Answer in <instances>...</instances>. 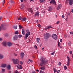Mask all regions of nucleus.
I'll use <instances>...</instances> for the list:
<instances>
[{"label": "nucleus", "instance_id": "nucleus-1", "mask_svg": "<svg viewBox=\"0 0 73 73\" xmlns=\"http://www.w3.org/2000/svg\"><path fill=\"white\" fill-rule=\"evenodd\" d=\"M26 33L24 37V38L25 40H26L27 38L29 37V36L30 35V31H29V30L27 29L26 30Z\"/></svg>", "mask_w": 73, "mask_h": 73}, {"label": "nucleus", "instance_id": "nucleus-2", "mask_svg": "<svg viewBox=\"0 0 73 73\" xmlns=\"http://www.w3.org/2000/svg\"><path fill=\"white\" fill-rule=\"evenodd\" d=\"M40 60L42 61V62L40 63V66H44V65H45L46 64H47L48 61L43 60V58L40 59Z\"/></svg>", "mask_w": 73, "mask_h": 73}, {"label": "nucleus", "instance_id": "nucleus-3", "mask_svg": "<svg viewBox=\"0 0 73 73\" xmlns=\"http://www.w3.org/2000/svg\"><path fill=\"white\" fill-rule=\"evenodd\" d=\"M12 61L13 62V63L14 64H18L19 62V60L13 59H12Z\"/></svg>", "mask_w": 73, "mask_h": 73}, {"label": "nucleus", "instance_id": "nucleus-4", "mask_svg": "<svg viewBox=\"0 0 73 73\" xmlns=\"http://www.w3.org/2000/svg\"><path fill=\"white\" fill-rule=\"evenodd\" d=\"M52 37L54 40H57V36L55 34L52 35Z\"/></svg>", "mask_w": 73, "mask_h": 73}, {"label": "nucleus", "instance_id": "nucleus-5", "mask_svg": "<svg viewBox=\"0 0 73 73\" xmlns=\"http://www.w3.org/2000/svg\"><path fill=\"white\" fill-rule=\"evenodd\" d=\"M20 56L21 57V60H23L24 56V52L21 53Z\"/></svg>", "mask_w": 73, "mask_h": 73}, {"label": "nucleus", "instance_id": "nucleus-6", "mask_svg": "<svg viewBox=\"0 0 73 73\" xmlns=\"http://www.w3.org/2000/svg\"><path fill=\"white\" fill-rule=\"evenodd\" d=\"M50 4H54V5H56V1L54 0H52L50 1Z\"/></svg>", "mask_w": 73, "mask_h": 73}, {"label": "nucleus", "instance_id": "nucleus-7", "mask_svg": "<svg viewBox=\"0 0 73 73\" xmlns=\"http://www.w3.org/2000/svg\"><path fill=\"white\" fill-rule=\"evenodd\" d=\"M45 36H46V39L47 38H48L49 37H50V35L49 34H47L46 33L45 34Z\"/></svg>", "mask_w": 73, "mask_h": 73}, {"label": "nucleus", "instance_id": "nucleus-8", "mask_svg": "<svg viewBox=\"0 0 73 73\" xmlns=\"http://www.w3.org/2000/svg\"><path fill=\"white\" fill-rule=\"evenodd\" d=\"M36 16H37L38 17L39 16V12L38 11H37L36 12L34 15L35 17H36Z\"/></svg>", "mask_w": 73, "mask_h": 73}, {"label": "nucleus", "instance_id": "nucleus-9", "mask_svg": "<svg viewBox=\"0 0 73 73\" xmlns=\"http://www.w3.org/2000/svg\"><path fill=\"white\" fill-rule=\"evenodd\" d=\"M18 35H16L15 36H14L13 38V39L14 40H16L18 38Z\"/></svg>", "mask_w": 73, "mask_h": 73}, {"label": "nucleus", "instance_id": "nucleus-10", "mask_svg": "<svg viewBox=\"0 0 73 73\" xmlns=\"http://www.w3.org/2000/svg\"><path fill=\"white\" fill-rule=\"evenodd\" d=\"M73 0H69L68 3L70 5H72L73 4Z\"/></svg>", "mask_w": 73, "mask_h": 73}, {"label": "nucleus", "instance_id": "nucleus-11", "mask_svg": "<svg viewBox=\"0 0 73 73\" xmlns=\"http://www.w3.org/2000/svg\"><path fill=\"white\" fill-rule=\"evenodd\" d=\"M61 8V5L59 4L58 6L57 9V10H59Z\"/></svg>", "mask_w": 73, "mask_h": 73}, {"label": "nucleus", "instance_id": "nucleus-12", "mask_svg": "<svg viewBox=\"0 0 73 73\" xmlns=\"http://www.w3.org/2000/svg\"><path fill=\"white\" fill-rule=\"evenodd\" d=\"M70 59H69L67 60L66 65L67 66H69L70 65Z\"/></svg>", "mask_w": 73, "mask_h": 73}, {"label": "nucleus", "instance_id": "nucleus-13", "mask_svg": "<svg viewBox=\"0 0 73 73\" xmlns=\"http://www.w3.org/2000/svg\"><path fill=\"white\" fill-rule=\"evenodd\" d=\"M7 45L8 46H12V44L10 42H7Z\"/></svg>", "mask_w": 73, "mask_h": 73}, {"label": "nucleus", "instance_id": "nucleus-14", "mask_svg": "<svg viewBox=\"0 0 73 73\" xmlns=\"http://www.w3.org/2000/svg\"><path fill=\"white\" fill-rule=\"evenodd\" d=\"M6 68L8 70H10V69H11V65L9 64L8 65V66H7Z\"/></svg>", "mask_w": 73, "mask_h": 73}, {"label": "nucleus", "instance_id": "nucleus-15", "mask_svg": "<svg viewBox=\"0 0 73 73\" xmlns=\"http://www.w3.org/2000/svg\"><path fill=\"white\" fill-rule=\"evenodd\" d=\"M22 32L23 35H25V29H23L22 30Z\"/></svg>", "mask_w": 73, "mask_h": 73}, {"label": "nucleus", "instance_id": "nucleus-16", "mask_svg": "<svg viewBox=\"0 0 73 73\" xmlns=\"http://www.w3.org/2000/svg\"><path fill=\"white\" fill-rule=\"evenodd\" d=\"M3 45L6 46H7V42H3L2 43Z\"/></svg>", "mask_w": 73, "mask_h": 73}, {"label": "nucleus", "instance_id": "nucleus-17", "mask_svg": "<svg viewBox=\"0 0 73 73\" xmlns=\"http://www.w3.org/2000/svg\"><path fill=\"white\" fill-rule=\"evenodd\" d=\"M52 10V7H50L48 8V11H50L51 12Z\"/></svg>", "mask_w": 73, "mask_h": 73}, {"label": "nucleus", "instance_id": "nucleus-18", "mask_svg": "<svg viewBox=\"0 0 73 73\" xmlns=\"http://www.w3.org/2000/svg\"><path fill=\"white\" fill-rule=\"evenodd\" d=\"M7 65L6 64H3L1 66L2 68H5Z\"/></svg>", "mask_w": 73, "mask_h": 73}, {"label": "nucleus", "instance_id": "nucleus-19", "mask_svg": "<svg viewBox=\"0 0 73 73\" xmlns=\"http://www.w3.org/2000/svg\"><path fill=\"white\" fill-rule=\"evenodd\" d=\"M4 58V56L3 55L0 54V59H2V58Z\"/></svg>", "mask_w": 73, "mask_h": 73}, {"label": "nucleus", "instance_id": "nucleus-20", "mask_svg": "<svg viewBox=\"0 0 73 73\" xmlns=\"http://www.w3.org/2000/svg\"><path fill=\"white\" fill-rule=\"evenodd\" d=\"M45 66H42L40 68V69L41 70H45Z\"/></svg>", "mask_w": 73, "mask_h": 73}, {"label": "nucleus", "instance_id": "nucleus-21", "mask_svg": "<svg viewBox=\"0 0 73 73\" xmlns=\"http://www.w3.org/2000/svg\"><path fill=\"white\" fill-rule=\"evenodd\" d=\"M19 69H23V67H22L21 65L19 64Z\"/></svg>", "mask_w": 73, "mask_h": 73}, {"label": "nucleus", "instance_id": "nucleus-22", "mask_svg": "<svg viewBox=\"0 0 73 73\" xmlns=\"http://www.w3.org/2000/svg\"><path fill=\"white\" fill-rule=\"evenodd\" d=\"M28 10L30 12H31V13H32L33 12V10H32V9H28Z\"/></svg>", "mask_w": 73, "mask_h": 73}, {"label": "nucleus", "instance_id": "nucleus-23", "mask_svg": "<svg viewBox=\"0 0 73 73\" xmlns=\"http://www.w3.org/2000/svg\"><path fill=\"white\" fill-rule=\"evenodd\" d=\"M13 28L14 29H17V25L14 26Z\"/></svg>", "mask_w": 73, "mask_h": 73}, {"label": "nucleus", "instance_id": "nucleus-24", "mask_svg": "<svg viewBox=\"0 0 73 73\" xmlns=\"http://www.w3.org/2000/svg\"><path fill=\"white\" fill-rule=\"evenodd\" d=\"M26 20H27V19H26V18H22L21 20L23 21H26Z\"/></svg>", "mask_w": 73, "mask_h": 73}, {"label": "nucleus", "instance_id": "nucleus-25", "mask_svg": "<svg viewBox=\"0 0 73 73\" xmlns=\"http://www.w3.org/2000/svg\"><path fill=\"white\" fill-rule=\"evenodd\" d=\"M39 1L41 3H44L45 1V0H40Z\"/></svg>", "mask_w": 73, "mask_h": 73}, {"label": "nucleus", "instance_id": "nucleus-26", "mask_svg": "<svg viewBox=\"0 0 73 73\" xmlns=\"http://www.w3.org/2000/svg\"><path fill=\"white\" fill-rule=\"evenodd\" d=\"M19 28L20 29H22L23 28V27H22L21 25H19Z\"/></svg>", "mask_w": 73, "mask_h": 73}, {"label": "nucleus", "instance_id": "nucleus-27", "mask_svg": "<svg viewBox=\"0 0 73 73\" xmlns=\"http://www.w3.org/2000/svg\"><path fill=\"white\" fill-rule=\"evenodd\" d=\"M15 35H18L19 34V32L18 31H16L15 32Z\"/></svg>", "mask_w": 73, "mask_h": 73}, {"label": "nucleus", "instance_id": "nucleus-28", "mask_svg": "<svg viewBox=\"0 0 73 73\" xmlns=\"http://www.w3.org/2000/svg\"><path fill=\"white\" fill-rule=\"evenodd\" d=\"M54 73H56V72H57V70H56V68H54Z\"/></svg>", "mask_w": 73, "mask_h": 73}, {"label": "nucleus", "instance_id": "nucleus-29", "mask_svg": "<svg viewBox=\"0 0 73 73\" xmlns=\"http://www.w3.org/2000/svg\"><path fill=\"white\" fill-rule=\"evenodd\" d=\"M40 38H37L36 40L37 42H39V41H40Z\"/></svg>", "mask_w": 73, "mask_h": 73}, {"label": "nucleus", "instance_id": "nucleus-30", "mask_svg": "<svg viewBox=\"0 0 73 73\" xmlns=\"http://www.w3.org/2000/svg\"><path fill=\"white\" fill-rule=\"evenodd\" d=\"M22 19V17L21 16H19V20H21Z\"/></svg>", "mask_w": 73, "mask_h": 73}, {"label": "nucleus", "instance_id": "nucleus-31", "mask_svg": "<svg viewBox=\"0 0 73 73\" xmlns=\"http://www.w3.org/2000/svg\"><path fill=\"white\" fill-rule=\"evenodd\" d=\"M68 45L69 46H71V45H72V43H71V42H69L68 43Z\"/></svg>", "mask_w": 73, "mask_h": 73}, {"label": "nucleus", "instance_id": "nucleus-32", "mask_svg": "<svg viewBox=\"0 0 73 73\" xmlns=\"http://www.w3.org/2000/svg\"><path fill=\"white\" fill-rule=\"evenodd\" d=\"M10 3L12 4H14L15 2L14 1H10Z\"/></svg>", "mask_w": 73, "mask_h": 73}, {"label": "nucleus", "instance_id": "nucleus-33", "mask_svg": "<svg viewBox=\"0 0 73 73\" xmlns=\"http://www.w3.org/2000/svg\"><path fill=\"white\" fill-rule=\"evenodd\" d=\"M28 61H30V62H31V63L33 62V60H31V59H29L28 60Z\"/></svg>", "mask_w": 73, "mask_h": 73}, {"label": "nucleus", "instance_id": "nucleus-34", "mask_svg": "<svg viewBox=\"0 0 73 73\" xmlns=\"http://www.w3.org/2000/svg\"><path fill=\"white\" fill-rule=\"evenodd\" d=\"M38 27L39 28H41V25L40 24H38Z\"/></svg>", "mask_w": 73, "mask_h": 73}, {"label": "nucleus", "instance_id": "nucleus-35", "mask_svg": "<svg viewBox=\"0 0 73 73\" xmlns=\"http://www.w3.org/2000/svg\"><path fill=\"white\" fill-rule=\"evenodd\" d=\"M64 69H65V70H66V69H67V67H66V66H64Z\"/></svg>", "mask_w": 73, "mask_h": 73}, {"label": "nucleus", "instance_id": "nucleus-36", "mask_svg": "<svg viewBox=\"0 0 73 73\" xmlns=\"http://www.w3.org/2000/svg\"><path fill=\"white\" fill-rule=\"evenodd\" d=\"M73 51H69V53L70 54H72Z\"/></svg>", "mask_w": 73, "mask_h": 73}, {"label": "nucleus", "instance_id": "nucleus-37", "mask_svg": "<svg viewBox=\"0 0 73 73\" xmlns=\"http://www.w3.org/2000/svg\"><path fill=\"white\" fill-rule=\"evenodd\" d=\"M69 1V0H66V3L67 4L68 3V1Z\"/></svg>", "mask_w": 73, "mask_h": 73}, {"label": "nucleus", "instance_id": "nucleus-38", "mask_svg": "<svg viewBox=\"0 0 73 73\" xmlns=\"http://www.w3.org/2000/svg\"><path fill=\"white\" fill-rule=\"evenodd\" d=\"M20 63L21 65H23V62L21 61H20Z\"/></svg>", "mask_w": 73, "mask_h": 73}, {"label": "nucleus", "instance_id": "nucleus-39", "mask_svg": "<svg viewBox=\"0 0 73 73\" xmlns=\"http://www.w3.org/2000/svg\"><path fill=\"white\" fill-rule=\"evenodd\" d=\"M48 29H50V28H52L51 26H47Z\"/></svg>", "mask_w": 73, "mask_h": 73}, {"label": "nucleus", "instance_id": "nucleus-40", "mask_svg": "<svg viewBox=\"0 0 73 73\" xmlns=\"http://www.w3.org/2000/svg\"><path fill=\"white\" fill-rule=\"evenodd\" d=\"M58 65H59V66H61V62H58Z\"/></svg>", "mask_w": 73, "mask_h": 73}, {"label": "nucleus", "instance_id": "nucleus-41", "mask_svg": "<svg viewBox=\"0 0 73 73\" xmlns=\"http://www.w3.org/2000/svg\"><path fill=\"white\" fill-rule=\"evenodd\" d=\"M24 6H22L21 7V9H24Z\"/></svg>", "mask_w": 73, "mask_h": 73}, {"label": "nucleus", "instance_id": "nucleus-42", "mask_svg": "<svg viewBox=\"0 0 73 73\" xmlns=\"http://www.w3.org/2000/svg\"><path fill=\"white\" fill-rule=\"evenodd\" d=\"M48 29V26L45 28V30H47V29Z\"/></svg>", "mask_w": 73, "mask_h": 73}, {"label": "nucleus", "instance_id": "nucleus-43", "mask_svg": "<svg viewBox=\"0 0 73 73\" xmlns=\"http://www.w3.org/2000/svg\"><path fill=\"white\" fill-rule=\"evenodd\" d=\"M34 48H35V49H37V46H36V45H35V46Z\"/></svg>", "mask_w": 73, "mask_h": 73}, {"label": "nucleus", "instance_id": "nucleus-44", "mask_svg": "<svg viewBox=\"0 0 73 73\" xmlns=\"http://www.w3.org/2000/svg\"><path fill=\"white\" fill-rule=\"evenodd\" d=\"M58 46H60V48H61L62 47H61V46H60V44H58Z\"/></svg>", "mask_w": 73, "mask_h": 73}, {"label": "nucleus", "instance_id": "nucleus-45", "mask_svg": "<svg viewBox=\"0 0 73 73\" xmlns=\"http://www.w3.org/2000/svg\"><path fill=\"white\" fill-rule=\"evenodd\" d=\"M2 70L3 71V72H5V69H3Z\"/></svg>", "mask_w": 73, "mask_h": 73}, {"label": "nucleus", "instance_id": "nucleus-46", "mask_svg": "<svg viewBox=\"0 0 73 73\" xmlns=\"http://www.w3.org/2000/svg\"><path fill=\"white\" fill-rule=\"evenodd\" d=\"M55 53L54 52H53V53H51V55H54V54Z\"/></svg>", "mask_w": 73, "mask_h": 73}, {"label": "nucleus", "instance_id": "nucleus-47", "mask_svg": "<svg viewBox=\"0 0 73 73\" xmlns=\"http://www.w3.org/2000/svg\"><path fill=\"white\" fill-rule=\"evenodd\" d=\"M21 37H22V36L21 35H19V37L21 38Z\"/></svg>", "mask_w": 73, "mask_h": 73}, {"label": "nucleus", "instance_id": "nucleus-48", "mask_svg": "<svg viewBox=\"0 0 73 73\" xmlns=\"http://www.w3.org/2000/svg\"><path fill=\"white\" fill-rule=\"evenodd\" d=\"M27 64H30V62H29V60L27 61Z\"/></svg>", "mask_w": 73, "mask_h": 73}, {"label": "nucleus", "instance_id": "nucleus-49", "mask_svg": "<svg viewBox=\"0 0 73 73\" xmlns=\"http://www.w3.org/2000/svg\"><path fill=\"white\" fill-rule=\"evenodd\" d=\"M59 23H60V21H57V22L56 23V24H58Z\"/></svg>", "mask_w": 73, "mask_h": 73}, {"label": "nucleus", "instance_id": "nucleus-50", "mask_svg": "<svg viewBox=\"0 0 73 73\" xmlns=\"http://www.w3.org/2000/svg\"><path fill=\"white\" fill-rule=\"evenodd\" d=\"M5 36L6 37H7L8 36V35L7 34H5Z\"/></svg>", "mask_w": 73, "mask_h": 73}, {"label": "nucleus", "instance_id": "nucleus-51", "mask_svg": "<svg viewBox=\"0 0 73 73\" xmlns=\"http://www.w3.org/2000/svg\"><path fill=\"white\" fill-rule=\"evenodd\" d=\"M67 15H69V16H70V13H69L67 14Z\"/></svg>", "mask_w": 73, "mask_h": 73}, {"label": "nucleus", "instance_id": "nucleus-52", "mask_svg": "<svg viewBox=\"0 0 73 73\" xmlns=\"http://www.w3.org/2000/svg\"><path fill=\"white\" fill-rule=\"evenodd\" d=\"M35 1V0H30V2H31V1Z\"/></svg>", "mask_w": 73, "mask_h": 73}, {"label": "nucleus", "instance_id": "nucleus-53", "mask_svg": "<svg viewBox=\"0 0 73 73\" xmlns=\"http://www.w3.org/2000/svg\"><path fill=\"white\" fill-rule=\"evenodd\" d=\"M67 58L68 59V60H69V59H70L69 58V56H67Z\"/></svg>", "mask_w": 73, "mask_h": 73}, {"label": "nucleus", "instance_id": "nucleus-54", "mask_svg": "<svg viewBox=\"0 0 73 73\" xmlns=\"http://www.w3.org/2000/svg\"><path fill=\"white\" fill-rule=\"evenodd\" d=\"M2 40H3V39H2L1 38H0V41H2Z\"/></svg>", "mask_w": 73, "mask_h": 73}, {"label": "nucleus", "instance_id": "nucleus-55", "mask_svg": "<svg viewBox=\"0 0 73 73\" xmlns=\"http://www.w3.org/2000/svg\"><path fill=\"white\" fill-rule=\"evenodd\" d=\"M64 37H65V38H66L67 37V36H66V35H65Z\"/></svg>", "mask_w": 73, "mask_h": 73}, {"label": "nucleus", "instance_id": "nucleus-56", "mask_svg": "<svg viewBox=\"0 0 73 73\" xmlns=\"http://www.w3.org/2000/svg\"><path fill=\"white\" fill-rule=\"evenodd\" d=\"M36 70V72H39V70Z\"/></svg>", "mask_w": 73, "mask_h": 73}, {"label": "nucleus", "instance_id": "nucleus-57", "mask_svg": "<svg viewBox=\"0 0 73 73\" xmlns=\"http://www.w3.org/2000/svg\"><path fill=\"white\" fill-rule=\"evenodd\" d=\"M14 55L15 56H17V54H16V53H14Z\"/></svg>", "mask_w": 73, "mask_h": 73}, {"label": "nucleus", "instance_id": "nucleus-58", "mask_svg": "<svg viewBox=\"0 0 73 73\" xmlns=\"http://www.w3.org/2000/svg\"><path fill=\"white\" fill-rule=\"evenodd\" d=\"M70 34H71V35H72L73 34V32H70Z\"/></svg>", "mask_w": 73, "mask_h": 73}, {"label": "nucleus", "instance_id": "nucleus-59", "mask_svg": "<svg viewBox=\"0 0 73 73\" xmlns=\"http://www.w3.org/2000/svg\"><path fill=\"white\" fill-rule=\"evenodd\" d=\"M66 21H68V18L67 17V18L66 19Z\"/></svg>", "mask_w": 73, "mask_h": 73}, {"label": "nucleus", "instance_id": "nucleus-60", "mask_svg": "<svg viewBox=\"0 0 73 73\" xmlns=\"http://www.w3.org/2000/svg\"><path fill=\"white\" fill-rule=\"evenodd\" d=\"M21 1L23 3L24 1V0H21Z\"/></svg>", "mask_w": 73, "mask_h": 73}, {"label": "nucleus", "instance_id": "nucleus-61", "mask_svg": "<svg viewBox=\"0 0 73 73\" xmlns=\"http://www.w3.org/2000/svg\"><path fill=\"white\" fill-rule=\"evenodd\" d=\"M60 42H62V39H61L60 40Z\"/></svg>", "mask_w": 73, "mask_h": 73}, {"label": "nucleus", "instance_id": "nucleus-62", "mask_svg": "<svg viewBox=\"0 0 73 73\" xmlns=\"http://www.w3.org/2000/svg\"><path fill=\"white\" fill-rule=\"evenodd\" d=\"M5 1H3V4H4V3H5Z\"/></svg>", "mask_w": 73, "mask_h": 73}, {"label": "nucleus", "instance_id": "nucleus-63", "mask_svg": "<svg viewBox=\"0 0 73 73\" xmlns=\"http://www.w3.org/2000/svg\"><path fill=\"white\" fill-rule=\"evenodd\" d=\"M60 70H58V71H57V73H59L60 72Z\"/></svg>", "mask_w": 73, "mask_h": 73}, {"label": "nucleus", "instance_id": "nucleus-64", "mask_svg": "<svg viewBox=\"0 0 73 73\" xmlns=\"http://www.w3.org/2000/svg\"><path fill=\"white\" fill-rule=\"evenodd\" d=\"M72 12H73V9H72Z\"/></svg>", "mask_w": 73, "mask_h": 73}]
</instances>
